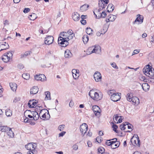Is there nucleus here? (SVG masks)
I'll list each match as a JSON object with an SVG mask.
<instances>
[{
  "label": "nucleus",
  "instance_id": "nucleus-24",
  "mask_svg": "<svg viewBox=\"0 0 154 154\" xmlns=\"http://www.w3.org/2000/svg\"><path fill=\"white\" fill-rule=\"evenodd\" d=\"M114 7L112 4H109L106 8L107 11L109 12H112L114 10Z\"/></svg>",
  "mask_w": 154,
  "mask_h": 154
},
{
  "label": "nucleus",
  "instance_id": "nucleus-52",
  "mask_svg": "<svg viewBox=\"0 0 154 154\" xmlns=\"http://www.w3.org/2000/svg\"><path fill=\"white\" fill-rule=\"evenodd\" d=\"M20 100V98L19 97H16L13 100V102L14 103H16L18 101H19Z\"/></svg>",
  "mask_w": 154,
  "mask_h": 154
},
{
  "label": "nucleus",
  "instance_id": "nucleus-38",
  "mask_svg": "<svg viewBox=\"0 0 154 154\" xmlns=\"http://www.w3.org/2000/svg\"><path fill=\"white\" fill-rule=\"evenodd\" d=\"M111 140H107L106 142V144L108 146H110L111 148L112 149H115L114 146L113 145H112V143H111Z\"/></svg>",
  "mask_w": 154,
  "mask_h": 154
},
{
  "label": "nucleus",
  "instance_id": "nucleus-54",
  "mask_svg": "<svg viewBox=\"0 0 154 154\" xmlns=\"http://www.w3.org/2000/svg\"><path fill=\"white\" fill-rule=\"evenodd\" d=\"M111 65L114 68L118 69V67L117 66L116 64L115 63H113L111 64Z\"/></svg>",
  "mask_w": 154,
  "mask_h": 154
},
{
  "label": "nucleus",
  "instance_id": "nucleus-5",
  "mask_svg": "<svg viewBox=\"0 0 154 154\" xmlns=\"http://www.w3.org/2000/svg\"><path fill=\"white\" fill-rule=\"evenodd\" d=\"M137 137H133L131 139V142L133 145L134 146H140V140L137 135Z\"/></svg>",
  "mask_w": 154,
  "mask_h": 154
},
{
  "label": "nucleus",
  "instance_id": "nucleus-11",
  "mask_svg": "<svg viewBox=\"0 0 154 154\" xmlns=\"http://www.w3.org/2000/svg\"><path fill=\"white\" fill-rule=\"evenodd\" d=\"M88 127L87 124L83 123L81 125L80 127V131L82 134H84V135L86 133L88 130Z\"/></svg>",
  "mask_w": 154,
  "mask_h": 154
},
{
  "label": "nucleus",
  "instance_id": "nucleus-61",
  "mask_svg": "<svg viewBox=\"0 0 154 154\" xmlns=\"http://www.w3.org/2000/svg\"><path fill=\"white\" fill-rule=\"evenodd\" d=\"M139 52L140 51L138 49L135 50L134 51L132 55H134L135 54H137L139 53Z\"/></svg>",
  "mask_w": 154,
  "mask_h": 154
},
{
  "label": "nucleus",
  "instance_id": "nucleus-59",
  "mask_svg": "<svg viewBox=\"0 0 154 154\" xmlns=\"http://www.w3.org/2000/svg\"><path fill=\"white\" fill-rule=\"evenodd\" d=\"M116 143L114 144V146L115 149L116 148V147H118L119 146V141H117V143Z\"/></svg>",
  "mask_w": 154,
  "mask_h": 154
},
{
  "label": "nucleus",
  "instance_id": "nucleus-12",
  "mask_svg": "<svg viewBox=\"0 0 154 154\" xmlns=\"http://www.w3.org/2000/svg\"><path fill=\"white\" fill-rule=\"evenodd\" d=\"M94 78L96 82L101 81L102 77L100 73L98 72H96L94 75Z\"/></svg>",
  "mask_w": 154,
  "mask_h": 154
},
{
  "label": "nucleus",
  "instance_id": "nucleus-37",
  "mask_svg": "<svg viewBox=\"0 0 154 154\" xmlns=\"http://www.w3.org/2000/svg\"><path fill=\"white\" fill-rule=\"evenodd\" d=\"M153 75V71L152 70V68H150V70L148 72V73H147V76L151 77Z\"/></svg>",
  "mask_w": 154,
  "mask_h": 154
},
{
  "label": "nucleus",
  "instance_id": "nucleus-56",
  "mask_svg": "<svg viewBox=\"0 0 154 154\" xmlns=\"http://www.w3.org/2000/svg\"><path fill=\"white\" fill-rule=\"evenodd\" d=\"M72 75L74 79H76L78 78L79 75H77L76 74H72Z\"/></svg>",
  "mask_w": 154,
  "mask_h": 154
},
{
  "label": "nucleus",
  "instance_id": "nucleus-64",
  "mask_svg": "<svg viewBox=\"0 0 154 154\" xmlns=\"http://www.w3.org/2000/svg\"><path fill=\"white\" fill-rule=\"evenodd\" d=\"M81 22L82 24L84 25L86 24V20L84 19L81 20Z\"/></svg>",
  "mask_w": 154,
  "mask_h": 154
},
{
  "label": "nucleus",
  "instance_id": "nucleus-2",
  "mask_svg": "<svg viewBox=\"0 0 154 154\" xmlns=\"http://www.w3.org/2000/svg\"><path fill=\"white\" fill-rule=\"evenodd\" d=\"M89 95L92 99L96 101L100 100L102 97V96H99V94L95 92L94 89L90 91L89 93Z\"/></svg>",
  "mask_w": 154,
  "mask_h": 154
},
{
  "label": "nucleus",
  "instance_id": "nucleus-4",
  "mask_svg": "<svg viewBox=\"0 0 154 154\" xmlns=\"http://www.w3.org/2000/svg\"><path fill=\"white\" fill-rule=\"evenodd\" d=\"M113 91V90H110L108 92V94L110 95L112 93V91ZM120 94V93H114L113 94L111 95V98L112 100L114 102H116L119 100L121 98Z\"/></svg>",
  "mask_w": 154,
  "mask_h": 154
},
{
  "label": "nucleus",
  "instance_id": "nucleus-10",
  "mask_svg": "<svg viewBox=\"0 0 154 154\" xmlns=\"http://www.w3.org/2000/svg\"><path fill=\"white\" fill-rule=\"evenodd\" d=\"M54 41V37L53 36H48L45 38V43L47 45H49L51 44Z\"/></svg>",
  "mask_w": 154,
  "mask_h": 154
},
{
  "label": "nucleus",
  "instance_id": "nucleus-58",
  "mask_svg": "<svg viewBox=\"0 0 154 154\" xmlns=\"http://www.w3.org/2000/svg\"><path fill=\"white\" fill-rule=\"evenodd\" d=\"M119 117V116H118V114H116L114 115L113 116V119H114V118H115V119L117 122V120L118 119V118Z\"/></svg>",
  "mask_w": 154,
  "mask_h": 154
},
{
  "label": "nucleus",
  "instance_id": "nucleus-22",
  "mask_svg": "<svg viewBox=\"0 0 154 154\" xmlns=\"http://www.w3.org/2000/svg\"><path fill=\"white\" fill-rule=\"evenodd\" d=\"M142 87L144 91H146L149 90L150 87L148 83H145L142 84Z\"/></svg>",
  "mask_w": 154,
  "mask_h": 154
},
{
  "label": "nucleus",
  "instance_id": "nucleus-36",
  "mask_svg": "<svg viewBox=\"0 0 154 154\" xmlns=\"http://www.w3.org/2000/svg\"><path fill=\"white\" fill-rule=\"evenodd\" d=\"M22 77L24 79L28 80L29 79V75L27 73H24L22 75Z\"/></svg>",
  "mask_w": 154,
  "mask_h": 154
},
{
  "label": "nucleus",
  "instance_id": "nucleus-45",
  "mask_svg": "<svg viewBox=\"0 0 154 154\" xmlns=\"http://www.w3.org/2000/svg\"><path fill=\"white\" fill-rule=\"evenodd\" d=\"M132 97L131 96V94L129 93H128L127 96V100L129 102H131V98Z\"/></svg>",
  "mask_w": 154,
  "mask_h": 154
},
{
  "label": "nucleus",
  "instance_id": "nucleus-62",
  "mask_svg": "<svg viewBox=\"0 0 154 154\" xmlns=\"http://www.w3.org/2000/svg\"><path fill=\"white\" fill-rule=\"evenodd\" d=\"M30 10V9H29V8H26L24 9L23 12H24V13H27Z\"/></svg>",
  "mask_w": 154,
  "mask_h": 154
},
{
  "label": "nucleus",
  "instance_id": "nucleus-50",
  "mask_svg": "<svg viewBox=\"0 0 154 154\" xmlns=\"http://www.w3.org/2000/svg\"><path fill=\"white\" fill-rule=\"evenodd\" d=\"M112 128H113V131L116 133H118L117 130V129L118 128V126L116 124H113L112 126Z\"/></svg>",
  "mask_w": 154,
  "mask_h": 154
},
{
  "label": "nucleus",
  "instance_id": "nucleus-60",
  "mask_svg": "<svg viewBox=\"0 0 154 154\" xmlns=\"http://www.w3.org/2000/svg\"><path fill=\"white\" fill-rule=\"evenodd\" d=\"M66 133L65 131H62L61 133H60L59 134V137H62Z\"/></svg>",
  "mask_w": 154,
  "mask_h": 154
},
{
  "label": "nucleus",
  "instance_id": "nucleus-15",
  "mask_svg": "<svg viewBox=\"0 0 154 154\" xmlns=\"http://www.w3.org/2000/svg\"><path fill=\"white\" fill-rule=\"evenodd\" d=\"M93 50L92 51V53L98 54L100 51V47L98 45H95L92 46Z\"/></svg>",
  "mask_w": 154,
  "mask_h": 154
},
{
  "label": "nucleus",
  "instance_id": "nucleus-6",
  "mask_svg": "<svg viewBox=\"0 0 154 154\" xmlns=\"http://www.w3.org/2000/svg\"><path fill=\"white\" fill-rule=\"evenodd\" d=\"M137 18L135 21L133 22V23L134 24H136L137 25L141 24L143 22V17L142 15L140 14L137 15Z\"/></svg>",
  "mask_w": 154,
  "mask_h": 154
},
{
  "label": "nucleus",
  "instance_id": "nucleus-19",
  "mask_svg": "<svg viewBox=\"0 0 154 154\" xmlns=\"http://www.w3.org/2000/svg\"><path fill=\"white\" fill-rule=\"evenodd\" d=\"M40 107H42L41 106H37L35 107L36 108V109H37V108H38L39 109V110H40V112L39 113V116L41 118L40 116H41V117L42 118V116H43V114H45V112H47V110L46 109H41Z\"/></svg>",
  "mask_w": 154,
  "mask_h": 154
},
{
  "label": "nucleus",
  "instance_id": "nucleus-18",
  "mask_svg": "<svg viewBox=\"0 0 154 154\" xmlns=\"http://www.w3.org/2000/svg\"><path fill=\"white\" fill-rule=\"evenodd\" d=\"M50 117V115L48 111L47 110V112H45V114H43L42 118H41L44 120H48Z\"/></svg>",
  "mask_w": 154,
  "mask_h": 154
},
{
  "label": "nucleus",
  "instance_id": "nucleus-21",
  "mask_svg": "<svg viewBox=\"0 0 154 154\" xmlns=\"http://www.w3.org/2000/svg\"><path fill=\"white\" fill-rule=\"evenodd\" d=\"M38 91V88L37 87L34 86L30 89V93L31 94H34L37 93Z\"/></svg>",
  "mask_w": 154,
  "mask_h": 154
},
{
  "label": "nucleus",
  "instance_id": "nucleus-48",
  "mask_svg": "<svg viewBox=\"0 0 154 154\" xmlns=\"http://www.w3.org/2000/svg\"><path fill=\"white\" fill-rule=\"evenodd\" d=\"M100 109L99 110H97L96 111V112H94V113L96 116H100Z\"/></svg>",
  "mask_w": 154,
  "mask_h": 154
},
{
  "label": "nucleus",
  "instance_id": "nucleus-34",
  "mask_svg": "<svg viewBox=\"0 0 154 154\" xmlns=\"http://www.w3.org/2000/svg\"><path fill=\"white\" fill-rule=\"evenodd\" d=\"M5 114L7 116H11L12 115V111L9 109H7L5 111Z\"/></svg>",
  "mask_w": 154,
  "mask_h": 154
},
{
  "label": "nucleus",
  "instance_id": "nucleus-39",
  "mask_svg": "<svg viewBox=\"0 0 154 154\" xmlns=\"http://www.w3.org/2000/svg\"><path fill=\"white\" fill-rule=\"evenodd\" d=\"M134 99L133 103H135L136 105H137L140 103L139 99L137 97H134Z\"/></svg>",
  "mask_w": 154,
  "mask_h": 154
},
{
  "label": "nucleus",
  "instance_id": "nucleus-23",
  "mask_svg": "<svg viewBox=\"0 0 154 154\" xmlns=\"http://www.w3.org/2000/svg\"><path fill=\"white\" fill-rule=\"evenodd\" d=\"M0 43L2 50H5L9 48V46L8 43H6L5 42L4 43L5 44H3L4 42H3Z\"/></svg>",
  "mask_w": 154,
  "mask_h": 154
},
{
  "label": "nucleus",
  "instance_id": "nucleus-51",
  "mask_svg": "<svg viewBox=\"0 0 154 154\" xmlns=\"http://www.w3.org/2000/svg\"><path fill=\"white\" fill-rule=\"evenodd\" d=\"M111 140H112L113 141H111V143H112V145L114 146V144L116 143H117V142L118 141H117V139L116 138H113Z\"/></svg>",
  "mask_w": 154,
  "mask_h": 154
},
{
  "label": "nucleus",
  "instance_id": "nucleus-53",
  "mask_svg": "<svg viewBox=\"0 0 154 154\" xmlns=\"http://www.w3.org/2000/svg\"><path fill=\"white\" fill-rule=\"evenodd\" d=\"M24 67L23 65L22 64H19L17 66V68L19 69H22Z\"/></svg>",
  "mask_w": 154,
  "mask_h": 154
},
{
  "label": "nucleus",
  "instance_id": "nucleus-13",
  "mask_svg": "<svg viewBox=\"0 0 154 154\" xmlns=\"http://www.w3.org/2000/svg\"><path fill=\"white\" fill-rule=\"evenodd\" d=\"M35 79L37 80H40L43 81L46 80V77L44 74L36 75L35 76Z\"/></svg>",
  "mask_w": 154,
  "mask_h": 154
},
{
  "label": "nucleus",
  "instance_id": "nucleus-27",
  "mask_svg": "<svg viewBox=\"0 0 154 154\" xmlns=\"http://www.w3.org/2000/svg\"><path fill=\"white\" fill-rule=\"evenodd\" d=\"M72 56V53L70 51L68 50L67 49L65 52V57L66 58H69L71 57Z\"/></svg>",
  "mask_w": 154,
  "mask_h": 154
},
{
  "label": "nucleus",
  "instance_id": "nucleus-20",
  "mask_svg": "<svg viewBox=\"0 0 154 154\" xmlns=\"http://www.w3.org/2000/svg\"><path fill=\"white\" fill-rule=\"evenodd\" d=\"M89 6L87 4H84L80 7V10L81 12L86 11L88 9Z\"/></svg>",
  "mask_w": 154,
  "mask_h": 154
},
{
  "label": "nucleus",
  "instance_id": "nucleus-43",
  "mask_svg": "<svg viewBox=\"0 0 154 154\" xmlns=\"http://www.w3.org/2000/svg\"><path fill=\"white\" fill-rule=\"evenodd\" d=\"M100 108L97 106L94 105L92 107V110H93L94 112H96V111L97 110L100 109Z\"/></svg>",
  "mask_w": 154,
  "mask_h": 154
},
{
  "label": "nucleus",
  "instance_id": "nucleus-25",
  "mask_svg": "<svg viewBox=\"0 0 154 154\" xmlns=\"http://www.w3.org/2000/svg\"><path fill=\"white\" fill-rule=\"evenodd\" d=\"M10 86L11 89L13 91H15L17 88V85L15 83H10Z\"/></svg>",
  "mask_w": 154,
  "mask_h": 154
},
{
  "label": "nucleus",
  "instance_id": "nucleus-29",
  "mask_svg": "<svg viewBox=\"0 0 154 154\" xmlns=\"http://www.w3.org/2000/svg\"><path fill=\"white\" fill-rule=\"evenodd\" d=\"M9 128L7 126H0V131L2 132H6L8 131Z\"/></svg>",
  "mask_w": 154,
  "mask_h": 154
},
{
  "label": "nucleus",
  "instance_id": "nucleus-40",
  "mask_svg": "<svg viewBox=\"0 0 154 154\" xmlns=\"http://www.w3.org/2000/svg\"><path fill=\"white\" fill-rule=\"evenodd\" d=\"M104 149L102 147H99L98 149V152L101 153V154H104Z\"/></svg>",
  "mask_w": 154,
  "mask_h": 154
},
{
  "label": "nucleus",
  "instance_id": "nucleus-7",
  "mask_svg": "<svg viewBox=\"0 0 154 154\" xmlns=\"http://www.w3.org/2000/svg\"><path fill=\"white\" fill-rule=\"evenodd\" d=\"M36 144L35 143H29L26 145V148L29 151L36 150L35 148L36 147Z\"/></svg>",
  "mask_w": 154,
  "mask_h": 154
},
{
  "label": "nucleus",
  "instance_id": "nucleus-44",
  "mask_svg": "<svg viewBox=\"0 0 154 154\" xmlns=\"http://www.w3.org/2000/svg\"><path fill=\"white\" fill-rule=\"evenodd\" d=\"M38 152L37 150L29 151L27 152V154H37Z\"/></svg>",
  "mask_w": 154,
  "mask_h": 154
},
{
  "label": "nucleus",
  "instance_id": "nucleus-35",
  "mask_svg": "<svg viewBox=\"0 0 154 154\" xmlns=\"http://www.w3.org/2000/svg\"><path fill=\"white\" fill-rule=\"evenodd\" d=\"M88 37L87 35H84L82 37V40L84 44H86L88 41Z\"/></svg>",
  "mask_w": 154,
  "mask_h": 154
},
{
  "label": "nucleus",
  "instance_id": "nucleus-47",
  "mask_svg": "<svg viewBox=\"0 0 154 154\" xmlns=\"http://www.w3.org/2000/svg\"><path fill=\"white\" fill-rule=\"evenodd\" d=\"M97 141L98 143H100L103 140V138L101 137H98L96 138Z\"/></svg>",
  "mask_w": 154,
  "mask_h": 154
},
{
  "label": "nucleus",
  "instance_id": "nucleus-55",
  "mask_svg": "<svg viewBox=\"0 0 154 154\" xmlns=\"http://www.w3.org/2000/svg\"><path fill=\"white\" fill-rule=\"evenodd\" d=\"M30 121L31 120L29 119L28 117H26V118L24 120V122H25L29 123Z\"/></svg>",
  "mask_w": 154,
  "mask_h": 154
},
{
  "label": "nucleus",
  "instance_id": "nucleus-46",
  "mask_svg": "<svg viewBox=\"0 0 154 154\" xmlns=\"http://www.w3.org/2000/svg\"><path fill=\"white\" fill-rule=\"evenodd\" d=\"M65 127V125H62L59 126L58 129L60 131H63Z\"/></svg>",
  "mask_w": 154,
  "mask_h": 154
},
{
  "label": "nucleus",
  "instance_id": "nucleus-42",
  "mask_svg": "<svg viewBox=\"0 0 154 154\" xmlns=\"http://www.w3.org/2000/svg\"><path fill=\"white\" fill-rule=\"evenodd\" d=\"M128 122H126L125 123L123 124V125H121L120 126V128L121 130H124L125 129V126L126 125H128Z\"/></svg>",
  "mask_w": 154,
  "mask_h": 154
},
{
  "label": "nucleus",
  "instance_id": "nucleus-49",
  "mask_svg": "<svg viewBox=\"0 0 154 154\" xmlns=\"http://www.w3.org/2000/svg\"><path fill=\"white\" fill-rule=\"evenodd\" d=\"M6 55H8V57L9 58V59H10L13 56V54L11 52H9L7 53Z\"/></svg>",
  "mask_w": 154,
  "mask_h": 154
},
{
  "label": "nucleus",
  "instance_id": "nucleus-14",
  "mask_svg": "<svg viewBox=\"0 0 154 154\" xmlns=\"http://www.w3.org/2000/svg\"><path fill=\"white\" fill-rule=\"evenodd\" d=\"M68 35L67 38V41L68 42L70 40L72 39L75 36V34L72 30L69 29L68 30Z\"/></svg>",
  "mask_w": 154,
  "mask_h": 154
},
{
  "label": "nucleus",
  "instance_id": "nucleus-41",
  "mask_svg": "<svg viewBox=\"0 0 154 154\" xmlns=\"http://www.w3.org/2000/svg\"><path fill=\"white\" fill-rule=\"evenodd\" d=\"M92 29L90 28L87 27L86 29V32L88 34L90 35L92 34Z\"/></svg>",
  "mask_w": 154,
  "mask_h": 154
},
{
  "label": "nucleus",
  "instance_id": "nucleus-63",
  "mask_svg": "<svg viewBox=\"0 0 154 154\" xmlns=\"http://www.w3.org/2000/svg\"><path fill=\"white\" fill-rule=\"evenodd\" d=\"M128 125V129H132V128L133 127V126L132 125L128 123V125Z\"/></svg>",
  "mask_w": 154,
  "mask_h": 154
},
{
  "label": "nucleus",
  "instance_id": "nucleus-1",
  "mask_svg": "<svg viewBox=\"0 0 154 154\" xmlns=\"http://www.w3.org/2000/svg\"><path fill=\"white\" fill-rule=\"evenodd\" d=\"M68 34V31L67 32H61L60 34L58 42V44H60L61 46L65 47L68 45L69 42H67V39Z\"/></svg>",
  "mask_w": 154,
  "mask_h": 154
},
{
  "label": "nucleus",
  "instance_id": "nucleus-31",
  "mask_svg": "<svg viewBox=\"0 0 154 154\" xmlns=\"http://www.w3.org/2000/svg\"><path fill=\"white\" fill-rule=\"evenodd\" d=\"M8 57V55L4 54L2 56V59L4 62H7L10 60Z\"/></svg>",
  "mask_w": 154,
  "mask_h": 154
},
{
  "label": "nucleus",
  "instance_id": "nucleus-9",
  "mask_svg": "<svg viewBox=\"0 0 154 154\" xmlns=\"http://www.w3.org/2000/svg\"><path fill=\"white\" fill-rule=\"evenodd\" d=\"M107 2L106 1L105 2L104 0H99L98 3L99 10H102L105 8L108 4Z\"/></svg>",
  "mask_w": 154,
  "mask_h": 154
},
{
  "label": "nucleus",
  "instance_id": "nucleus-57",
  "mask_svg": "<svg viewBox=\"0 0 154 154\" xmlns=\"http://www.w3.org/2000/svg\"><path fill=\"white\" fill-rule=\"evenodd\" d=\"M78 146L77 145L75 144L74 145L72 146V148L73 149L76 150H77L78 149Z\"/></svg>",
  "mask_w": 154,
  "mask_h": 154
},
{
  "label": "nucleus",
  "instance_id": "nucleus-30",
  "mask_svg": "<svg viewBox=\"0 0 154 154\" xmlns=\"http://www.w3.org/2000/svg\"><path fill=\"white\" fill-rule=\"evenodd\" d=\"M37 17L36 15L34 13H32L31 15H30L29 18L31 20H34Z\"/></svg>",
  "mask_w": 154,
  "mask_h": 154
},
{
  "label": "nucleus",
  "instance_id": "nucleus-16",
  "mask_svg": "<svg viewBox=\"0 0 154 154\" xmlns=\"http://www.w3.org/2000/svg\"><path fill=\"white\" fill-rule=\"evenodd\" d=\"M72 17L75 21H78L80 19V16L79 14L76 12H74L72 15Z\"/></svg>",
  "mask_w": 154,
  "mask_h": 154
},
{
  "label": "nucleus",
  "instance_id": "nucleus-28",
  "mask_svg": "<svg viewBox=\"0 0 154 154\" xmlns=\"http://www.w3.org/2000/svg\"><path fill=\"white\" fill-rule=\"evenodd\" d=\"M150 68L149 67V66H145L143 69V71L146 75L147 76V73H148L149 71L150 70Z\"/></svg>",
  "mask_w": 154,
  "mask_h": 154
},
{
  "label": "nucleus",
  "instance_id": "nucleus-3",
  "mask_svg": "<svg viewBox=\"0 0 154 154\" xmlns=\"http://www.w3.org/2000/svg\"><path fill=\"white\" fill-rule=\"evenodd\" d=\"M101 11V10H99V8L98 9H95L93 10L94 14L96 16V18H98L101 17L104 18L106 17L107 14L105 12V11H103L101 13L100 12Z\"/></svg>",
  "mask_w": 154,
  "mask_h": 154
},
{
  "label": "nucleus",
  "instance_id": "nucleus-32",
  "mask_svg": "<svg viewBox=\"0 0 154 154\" xmlns=\"http://www.w3.org/2000/svg\"><path fill=\"white\" fill-rule=\"evenodd\" d=\"M7 131V134L10 137L12 138L14 137V133L12 131L11 128H9V130Z\"/></svg>",
  "mask_w": 154,
  "mask_h": 154
},
{
  "label": "nucleus",
  "instance_id": "nucleus-26",
  "mask_svg": "<svg viewBox=\"0 0 154 154\" xmlns=\"http://www.w3.org/2000/svg\"><path fill=\"white\" fill-rule=\"evenodd\" d=\"M34 99L32 100H30L29 102L28 105V106L30 107L34 108V106H35L36 103L34 101Z\"/></svg>",
  "mask_w": 154,
  "mask_h": 154
},
{
  "label": "nucleus",
  "instance_id": "nucleus-17",
  "mask_svg": "<svg viewBox=\"0 0 154 154\" xmlns=\"http://www.w3.org/2000/svg\"><path fill=\"white\" fill-rule=\"evenodd\" d=\"M108 18L106 19V21L108 22L109 21H113L116 18V16L113 15L112 14H110L108 17Z\"/></svg>",
  "mask_w": 154,
  "mask_h": 154
},
{
  "label": "nucleus",
  "instance_id": "nucleus-8",
  "mask_svg": "<svg viewBox=\"0 0 154 154\" xmlns=\"http://www.w3.org/2000/svg\"><path fill=\"white\" fill-rule=\"evenodd\" d=\"M27 112H28V113L30 114V115L33 116V119L34 120H37L38 119L39 116L38 113L36 111H33L29 110H27L25 112V113Z\"/></svg>",
  "mask_w": 154,
  "mask_h": 154
},
{
  "label": "nucleus",
  "instance_id": "nucleus-33",
  "mask_svg": "<svg viewBox=\"0 0 154 154\" xmlns=\"http://www.w3.org/2000/svg\"><path fill=\"white\" fill-rule=\"evenodd\" d=\"M45 94L46 95L45 98V100H51V97L50 96V93L49 91H46L45 92Z\"/></svg>",
  "mask_w": 154,
  "mask_h": 154
}]
</instances>
